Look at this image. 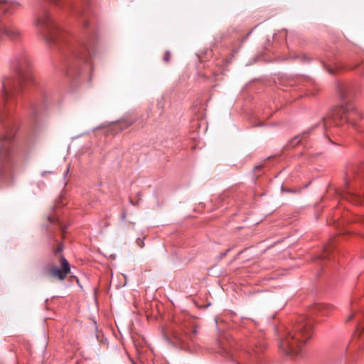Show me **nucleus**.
<instances>
[{"instance_id": "obj_1", "label": "nucleus", "mask_w": 364, "mask_h": 364, "mask_svg": "<svg viewBox=\"0 0 364 364\" xmlns=\"http://www.w3.org/2000/svg\"><path fill=\"white\" fill-rule=\"evenodd\" d=\"M10 67L14 74L2 77L0 92V188L14 182L18 158L16 142L18 126L11 115V107L24 87L33 82L32 62L25 50L14 54Z\"/></svg>"}, {"instance_id": "obj_9", "label": "nucleus", "mask_w": 364, "mask_h": 364, "mask_svg": "<svg viewBox=\"0 0 364 364\" xmlns=\"http://www.w3.org/2000/svg\"><path fill=\"white\" fill-rule=\"evenodd\" d=\"M60 262L61 267H54L51 269L50 273L53 277L63 280L70 272V266L68 261L63 255L60 258Z\"/></svg>"}, {"instance_id": "obj_16", "label": "nucleus", "mask_w": 364, "mask_h": 364, "mask_svg": "<svg viewBox=\"0 0 364 364\" xmlns=\"http://www.w3.org/2000/svg\"><path fill=\"white\" fill-rule=\"evenodd\" d=\"M63 252V245L60 244L57 247L53 250V254L58 255Z\"/></svg>"}, {"instance_id": "obj_10", "label": "nucleus", "mask_w": 364, "mask_h": 364, "mask_svg": "<svg viewBox=\"0 0 364 364\" xmlns=\"http://www.w3.org/2000/svg\"><path fill=\"white\" fill-rule=\"evenodd\" d=\"M314 129V127H311L309 129L305 130L301 134L297 135L295 137H294L288 144V146L289 148H293L298 145L300 143H302L303 141L306 140L308 135L310 134L311 131Z\"/></svg>"}, {"instance_id": "obj_4", "label": "nucleus", "mask_w": 364, "mask_h": 364, "mask_svg": "<svg viewBox=\"0 0 364 364\" xmlns=\"http://www.w3.org/2000/svg\"><path fill=\"white\" fill-rule=\"evenodd\" d=\"M362 113L353 103H346L334 107L330 113L322 119V126L327 129L333 125L336 127L348 124L354 128L357 127V122L361 119Z\"/></svg>"}, {"instance_id": "obj_19", "label": "nucleus", "mask_w": 364, "mask_h": 364, "mask_svg": "<svg viewBox=\"0 0 364 364\" xmlns=\"http://www.w3.org/2000/svg\"><path fill=\"white\" fill-rule=\"evenodd\" d=\"M170 57H171V53L168 50H167L166 52L165 56L164 57V62L168 63L170 61Z\"/></svg>"}, {"instance_id": "obj_15", "label": "nucleus", "mask_w": 364, "mask_h": 364, "mask_svg": "<svg viewBox=\"0 0 364 364\" xmlns=\"http://www.w3.org/2000/svg\"><path fill=\"white\" fill-rule=\"evenodd\" d=\"M296 59L301 60L303 63H309L311 60V58H310L306 53L299 54L295 57Z\"/></svg>"}, {"instance_id": "obj_26", "label": "nucleus", "mask_w": 364, "mask_h": 364, "mask_svg": "<svg viewBox=\"0 0 364 364\" xmlns=\"http://www.w3.org/2000/svg\"><path fill=\"white\" fill-rule=\"evenodd\" d=\"M282 191H287L289 192V190H285L283 186L281 187Z\"/></svg>"}, {"instance_id": "obj_29", "label": "nucleus", "mask_w": 364, "mask_h": 364, "mask_svg": "<svg viewBox=\"0 0 364 364\" xmlns=\"http://www.w3.org/2000/svg\"><path fill=\"white\" fill-rule=\"evenodd\" d=\"M363 237H364V235H363Z\"/></svg>"}, {"instance_id": "obj_24", "label": "nucleus", "mask_w": 364, "mask_h": 364, "mask_svg": "<svg viewBox=\"0 0 364 364\" xmlns=\"http://www.w3.org/2000/svg\"><path fill=\"white\" fill-rule=\"evenodd\" d=\"M354 316V314H352L350 315H349L347 318H346V321H350Z\"/></svg>"}, {"instance_id": "obj_20", "label": "nucleus", "mask_w": 364, "mask_h": 364, "mask_svg": "<svg viewBox=\"0 0 364 364\" xmlns=\"http://www.w3.org/2000/svg\"><path fill=\"white\" fill-rule=\"evenodd\" d=\"M38 1H41L42 0H37ZM53 4H56L57 6H61L64 0H50Z\"/></svg>"}, {"instance_id": "obj_18", "label": "nucleus", "mask_w": 364, "mask_h": 364, "mask_svg": "<svg viewBox=\"0 0 364 364\" xmlns=\"http://www.w3.org/2000/svg\"><path fill=\"white\" fill-rule=\"evenodd\" d=\"M136 245L140 247V248H143L144 247V240L140 238V237H138L136 240Z\"/></svg>"}, {"instance_id": "obj_7", "label": "nucleus", "mask_w": 364, "mask_h": 364, "mask_svg": "<svg viewBox=\"0 0 364 364\" xmlns=\"http://www.w3.org/2000/svg\"><path fill=\"white\" fill-rule=\"evenodd\" d=\"M83 5L77 6L74 5L71 3H66V8L72 11L76 16L80 18L82 21V26L84 28H87L88 26V22L87 21V18L89 15V5L87 2V0H82Z\"/></svg>"}, {"instance_id": "obj_28", "label": "nucleus", "mask_w": 364, "mask_h": 364, "mask_svg": "<svg viewBox=\"0 0 364 364\" xmlns=\"http://www.w3.org/2000/svg\"><path fill=\"white\" fill-rule=\"evenodd\" d=\"M68 172V170H66V172L64 173V176H65V177L66 176V175H67Z\"/></svg>"}, {"instance_id": "obj_21", "label": "nucleus", "mask_w": 364, "mask_h": 364, "mask_svg": "<svg viewBox=\"0 0 364 364\" xmlns=\"http://www.w3.org/2000/svg\"><path fill=\"white\" fill-rule=\"evenodd\" d=\"M358 222L361 223L363 225H364V215L359 217L358 218Z\"/></svg>"}, {"instance_id": "obj_14", "label": "nucleus", "mask_w": 364, "mask_h": 364, "mask_svg": "<svg viewBox=\"0 0 364 364\" xmlns=\"http://www.w3.org/2000/svg\"><path fill=\"white\" fill-rule=\"evenodd\" d=\"M324 68L327 70V72L331 75H334L337 70L341 68V66L338 65H335L333 67L327 65L326 63H323Z\"/></svg>"}, {"instance_id": "obj_22", "label": "nucleus", "mask_w": 364, "mask_h": 364, "mask_svg": "<svg viewBox=\"0 0 364 364\" xmlns=\"http://www.w3.org/2000/svg\"><path fill=\"white\" fill-rule=\"evenodd\" d=\"M328 250H326V252H327ZM328 257V255H327V252L326 253H323L321 256V259H326L327 257Z\"/></svg>"}, {"instance_id": "obj_25", "label": "nucleus", "mask_w": 364, "mask_h": 364, "mask_svg": "<svg viewBox=\"0 0 364 364\" xmlns=\"http://www.w3.org/2000/svg\"><path fill=\"white\" fill-rule=\"evenodd\" d=\"M229 251L230 249L226 250L223 254H221V257H225Z\"/></svg>"}, {"instance_id": "obj_6", "label": "nucleus", "mask_w": 364, "mask_h": 364, "mask_svg": "<svg viewBox=\"0 0 364 364\" xmlns=\"http://www.w3.org/2000/svg\"><path fill=\"white\" fill-rule=\"evenodd\" d=\"M358 174V167L356 165H350L347 168L345 174V184L348 191L341 195V197L343 199H346L355 205H360L364 201V196H361L356 193L351 192L350 190L353 184V181Z\"/></svg>"}, {"instance_id": "obj_11", "label": "nucleus", "mask_w": 364, "mask_h": 364, "mask_svg": "<svg viewBox=\"0 0 364 364\" xmlns=\"http://www.w3.org/2000/svg\"><path fill=\"white\" fill-rule=\"evenodd\" d=\"M333 306L326 304H316L314 309V311H318L323 314V315L327 314L333 309Z\"/></svg>"}, {"instance_id": "obj_12", "label": "nucleus", "mask_w": 364, "mask_h": 364, "mask_svg": "<svg viewBox=\"0 0 364 364\" xmlns=\"http://www.w3.org/2000/svg\"><path fill=\"white\" fill-rule=\"evenodd\" d=\"M220 353L221 354H223V355H226L227 357L232 358V359H233L235 357L231 343H230L229 348H227V347L223 346L221 347Z\"/></svg>"}, {"instance_id": "obj_3", "label": "nucleus", "mask_w": 364, "mask_h": 364, "mask_svg": "<svg viewBox=\"0 0 364 364\" xmlns=\"http://www.w3.org/2000/svg\"><path fill=\"white\" fill-rule=\"evenodd\" d=\"M314 324L306 316H300L287 336L280 343V348L288 355H301L303 345L311 338Z\"/></svg>"}, {"instance_id": "obj_13", "label": "nucleus", "mask_w": 364, "mask_h": 364, "mask_svg": "<svg viewBox=\"0 0 364 364\" xmlns=\"http://www.w3.org/2000/svg\"><path fill=\"white\" fill-rule=\"evenodd\" d=\"M134 122V120L130 119H123L120 120L118 123L121 128V129H124L125 128L129 127Z\"/></svg>"}, {"instance_id": "obj_5", "label": "nucleus", "mask_w": 364, "mask_h": 364, "mask_svg": "<svg viewBox=\"0 0 364 364\" xmlns=\"http://www.w3.org/2000/svg\"><path fill=\"white\" fill-rule=\"evenodd\" d=\"M196 333L197 331L195 328L191 330L186 327L181 326L179 330L175 331L173 333V336L176 345L180 348L184 349L190 353H193L196 350L193 343Z\"/></svg>"}, {"instance_id": "obj_23", "label": "nucleus", "mask_w": 364, "mask_h": 364, "mask_svg": "<svg viewBox=\"0 0 364 364\" xmlns=\"http://www.w3.org/2000/svg\"><path fill=\"white\" fill-rule=\"evenodd\" d=\"M127 217V213L125 212H123L121 215V219L122 221L125 220Z\"/></svg>"}, {"instance_id": "obj_27", "label": "nucleus", "mask_w": 364, "mask_h": 364, "mask_svg": "<svg viewBox=\"0 0 364 364\" xmlns=\"http://www.w3.org/2000/svg\"><path fill=\"white\" fill-rule=\"evenodd\" d=\"M255 169H259V168H261V166H255Z\"/></svg>"}, {"instance_id": "obj_17", "label": "nucleus", "mask_w": 364, "mask_h": 364, "mask_svg": "<svg viewBox=\"0 0 364 364\" xmlns=\"http://www.w3.org/2000/svg\"><path fill=\"white\" fill-rule=\"evenodd\" d=\"M39 107L38 105H32L31 106V112H32V114L33 115H37L38 114V110H39Z\"/></svg>"}, {"instance_id": "obj_8", "label": "nucleus", "mask_w": 364, "mask_h": 364, "mask_svg": "<svg viewBox=\"0 0 364 364\" xmlns=\"http://www.w3.org/2000/svg\"><path fill=\"white\" fill-rule=\"evenodd\" d=\"M336 90L339 95L341 105L351 103L350 102V98H351L354 95L353 87L352 85L349 83L337 82Z\"/></svg>"}, {"instance_id": "obj_2", "label": "nucleus", "mask_w": 364, "mask_h": 364, "mask_svg": "<svg viewBox=\"0 0 364 364\" xmlns=\"http://www.w3.org/2000/svg\"><path fill=\"white\" fill-rule=\"evenodd\" d=\"M35 23L49 46H57L63 50L68 75H80V66H90V58L95 53L92 34L85 41L70 42L66 33L56 24L44 7L38 11Z\"/></svg>"}]
</instances>
